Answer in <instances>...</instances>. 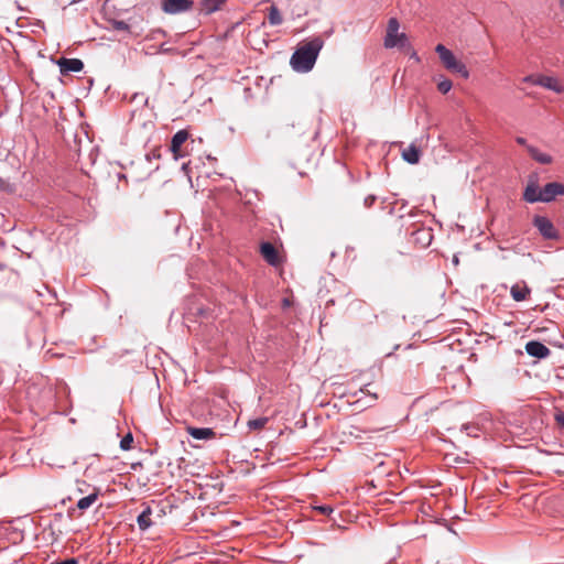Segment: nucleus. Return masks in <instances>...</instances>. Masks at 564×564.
I'll return each instance as SVG.
<instances>
[{
	"mask_svg": "<svg viewBox=\"0 0 564 564\" xmlns=\"http://www.w3.org/2000/svg\"><path fill=\"white\" fill-rule=\"evenodd\" d=\"M4 185V181L0 177V187Z\"/></svg>",
	"mask_w": 564,
	"mask_h": 564,
	"instance_id": "obj_37",
	"label": "nucleus"
},
{
	"mask_svg": "<svg viewBox=\"0 0 564 564\" xmlns=\"http://www.w3.org/2000/svg\"><path fill=\"white\" fill-rule=\"evenodd\" d=\"M186 432L195 440H214L216 437V432L210 427H195V426H186Z\"/></svg>",
	"mask_w": 564,
	"mask_h": 564,
	"instance_id": "obj_13",
	"label": "nucleus"
},
{
	"mask_svg": "<svg viewBox=\"0 0 564 564\" xmlns=\"http://www.w3.org/2000/svg\"><path fill=\"white\" fill-rule=\"evenodd\" d=\"M443 66L453 74H459L463 78L469 77V72L466 65L459 61L454 53L445 47L443 44H437L435 47Z\"/></svg>",
	"mask_w": 564,
	"mask_h": 564,
	"instance_id": "obj_2",
	"label": "nucleus"
},
{
	"mask_svg": "<svg viewBox=\"0 0 564 564\" xmlns=\"http://www.w3.org/2000/svg\"><path fill=\"white\" fill-rule=\"evenodd\" d=\"M51 564H78V560L75 557H70L64 561H55L52 562Z\"/></svg>",
	"mask_w": 564,
	"mask_h": 564,
	"instance_id": "obj_29",
	"label": "nucleus"
},
{
	"mask_svg": "<svg viewBox=\"0 0 564 564\" xmlns=\"http://www.w3.org/2000/svg\"><path fill=\"white\" fill-rule=\"evenodd\" d=\"M538 185V176L531 175L523 193V199L528 203L541 202V194Z\"/></svg>",
	"mask_w": 564,
	"mask_h": 564,
	"instance_id": "obj_7",
	"label": "nucleus"
},
{
	"mask_svg": "<svg viewBox=\"0 0 564 564\" xmlns=\"http://www.w3.org/2000/svg\"><path fill=\"white\" fill-rule=\"evenodd\" d=\"M268 19H269V23L271 25H279V24L282 23L281 13H280L279 9L275 6H271L269 8Z\"/></svg>",
	"mask_w": 564,
	"mask_h": 564,
	"instance_id": "obj_22",
	"label": "nucleus"
},
{
	"mask_svg": "<svg viewBox=\"0 0 564 564\" xmlns=\"http://www.w3.org/2000/svg\"><path fill=\"white\" fill-rule=\"evenodd\" d=\"M533 357H536L538 359H541V358H544L546 357L547 355H532Z\"/></svg>",
	"mask_w": 564,
	"mask_h": 564,
	"instance_id": "obj_34",
	"label": "nucleus"
},
{
	"mask_svg": "<svg viewBox=\"0 0 564 564\" xmlns=\"http://www.w3.org/2000/svg\"><path fill=\"white\" fill-rule=\"evenodd\" d=\"M399 28L400 24L395 18H391L388 21L387 34L384 37V46L387 48L405 46L408 41L406 35L405 33L399 32Z\"/></svg>",
	"mask_w": 564,
	"mask_h": 564,
	"instance_id": "obj_3",
	"label": "nucleus"
},
{
	"mask_svg": "<svg viewBox=\"0 0 564 564\" xmlns=\"http://www.w3.org/2000/svg\"><path fill=\"white\" fill-rule=\"evenodd\" d=\"M225 2L226 0H202V11L206 14H210L220 9Z\"/></svg>",
	"mask_w": 564,
	"mask_h": 564,
	"instance_id": "obj_19",
	"label": "nucleus"
},
{
	"mask_svg": "<svg viewBox=\"0 0 564 564\" xmlns=\"http://www.w3.org/2000/svg\"><path fill=\"white\" fill-rule=\"evenodd\" d=\"M540 194L541 202L550 203L556 196L564 195V185L557 182L547 183L543 188H541Z\"/></svg>",
	"mask_w": 564,
	"mask_h": 564,
	"instance_id": "obj_8",
	"label": "nucleus"
},
{
	"mask_svg": "<svg viewBox=\"0 0 564 564\" xmlns=\"http://www.w3.org/2000/svg\"><path fill=\"white\" fill-rule=\"evenodd\" d=\"M268 422H269L268 417L261 416V417L249 420L247 425H248L249 430L261 431L262 429H264V426L267 425Z\"/></svg>",
	"mask_w": 564,
	"mask_h": 564,
	"instance_id": "obj_20",
	"label": "nucleus"
},
{
	"mask_svg": "<svg viewBox=\"0 0 564 564\" xmlns=\"http://www.w3.org/2000/svg\"><path fill=\"white\" fill-rule=\"evenodd\" d=\"M133 436L131 433L126 434L120 441V448L123 451H129L132 447Z\"/></svg>",
	"mask_w": 564,
	"mask_h": 564,
	"instance_id": "obj_23",
	"label": "nucleus"
},
{
	"mask_svg": "<svg viewBox=\"0 0 564 564\" xmlns=\"http://www.w3.org/2000/svg\"><path fill=\"white\" fill-rule=\"evenodd\" d=\"M421 152L415 144L409 145L402 151V158L410 164H416L420 161Z\"/></svg>",
	"mask_w": 564,
	"mask_h": 564,
	"instance_id": "obj_17",
	"label": "nucleus"
},
{
	"mask_svg": "<svg viewBox=\"0 0 564 564\" xmlns=\"http://www.w3.org/2000/svg\"><path fill=\"white\" fill-rule=\"evenodd\" d=\"M535 80H538V76H534V75L527 76L523 79V82L530 83V84H533V85H536Z\"/></svg>",
	"mask_w": 564,
	"mask_h": 564,
	"instance_id": "obj_30",
	"label": "nucleus"
},
{
	"mask_svg": "<svg viewBox=\"0 0 564 564\" xmlns=\"http://www.w3.org/2000/svg\"><path fill=\"white\" fill-rule=\"evenodd\" d=\"M533 225L543 238L551 240L558 238V231L549 218L536 215L533 218Z\"/></svg>",
	"mask_w": 564,
	"mask_h": 564,
	"instance_id": "obj_4",
	"label": "nucleus"
},
{
	"mask_svg": "<svg viewBox=\"0 0 564 564\" xmlns=\"http://www.w3.org/2000/svg\"><path fill=\"white\" fill-rule=\"evenodd\" d=\"M527 150L531 158L541 164H551L553 162L551 155L541 152L538 148L533 145H527Z\"/></svg>",
	"mask_w": 564,
	"mask_h": 564,
	"instance_id": "obj_18",
	"label": "nucleus"
},
{
	"mask_svg": "<svg viewBox=\"0 0 564 564\" xmlns=\"http://www.w3.org/2000/svg\"><path fill=\"white\" fill-rule=\"evenodd\" d=\"M77 491L80 492V494H84L87 491L88 488H90V485L87 484L86 481L82 480V481H77Z\"/></svg>",
	"mask_w": 564,
	"mask_h": 564,
	"instance_id": "obj_27",
	"label": "nucleus"
},
{
	"mask_svg": "<svg viewBox=\"0 0 564 564\" xmlns=\"http://www.w3.org/2000/svg\"><path fill=\"white\" fill-rule=\"evenodd\" d=\"M412 237L413 241L422 248L429 247L433 240V234L427 228H417L412 232Z\"/></svg>",
	"mask_w": 564,
	"mask_h": 564,
	"instance_id": "obj_15",
	"label": "nucleus"
},
{
	"mask_svg": "<svg viewBox=\"0 0 564 564\" xmlns=\"http://www.w3.org/2000/svg\"><path fill=\"white\" fill-rule=\"evenodd\" d=\"M360 392H362V393H369V394H370V392H369V391H367L365 388H361V389H360Z\"/></svg>",
	"mask_w": 564,
	"mask_h": 564,
	"instance_id": "obj_35",
	"label": "nucleus"
},
{
	"mask_svg": "<svg viewBox=\"0 0 564 564\" xmlns=\"http://www.w3.org/2000/svg\"><path fill=\"white\" fill-rule=\"evenodd\" d=\"M531 289L524 281L517 282L510 289V295L516 302H522L529 299Z\"/></svg>",
	"mask_w": 564,
	"mask_h": 564,
	"instance_id": "obj_12",
	"label": "nucleus"
},
{
	"mask_svg": "<svg viewBox=\"0 0 564 564\" xmlns=\"http://www.w3.org/2000/svg\"><path fill=\"white\" fill-rule=\"evenodd\" d=\"M111 25L115 30L118 31H129V25L124 21L113 20Z\"/></svg>",
	"mask_w": 564,
	"mask_h": 564,
	"instance_id": "obj_26",
	"label": "nucleus"
},
{
	"mask_svg": "<svg viewBox=\"0 0 564 564\" xmlns=\"http://www.w3.org/2000/svg\"><path fill=\"white\" fill-rule=\"evenodd\" d=\"M527 352H550V349L540 341L532 340L525 345Z\"/></svg>",
	"mask_w": 564,
	"mask_h": 564,
	"instance_id": "obj_21",
	"label": "nucleus"
},
{
	"mask_svg": "<svg viewBox=\"0 0 564 564\" xmlns=\"http://www.w3.org/2000/svg\"><path fill=\"white\" fill-rule=\"evenodd\" d=\"M260 253L271 265L276 267L282 261L279 250L271 242H262L260 245Z\"/></svg>",
	"mask_w": 564,
	"mask_h": 564,
	"instance_id": "obj_9",
	"label": "nucleus"
},
{
	"mask_svg": "<svg viewBox=\"0 0 564 564\" xmlns=\"http://www.w3.org/2000/svg\"><path fill=\"white\" fill-rule=\"evenodd\" d=\"M63 518H64V514L62 512H56V513L53 514V519H54L55 522L62 521Z\"/></svg>",
	"mask_w": 564,
	"mask_h": 564,
	"instance_id": "obj_31",
	"label": "nucleus"
},
{
	"mask_svg": "<svg viewBox=\"0 0 564 564\" xmlns=\"http://www.w3.org/2000/svg\"><path fill=\"white\" fill-rule=\"evenodd\" d=\"M99 496L100 489L97 487H93L91 491L86 497H83L77 501L76 507H72L68 509V517L74 518L76 509L80 510L82 512L89 509L97 501Z\"/></svg>",
	"mask_w": 564,
	"mask_h": 564,
	"instance_id": "obj_5",
	"label": "nucleus"
},
{
	"mask_svg": "<svg viewBox=\"0 0 564 564\" xmlns=\"http://www.w3.org/2000/svg\"><path fill=\"white\" fill-rule=\"evenodd\" d=\"M152 509L150 506H147L143 511L138 516L137 523L141 531L148 530L152 524Z\"/></svg>",
	"mask_w": 564,
	"mask_h": 564,
	"instance_id": "obj_16",
	"label": "nucleus"
},
{
	"mask_svg": "<svg viewBox=\"0 0 564 564\" xmlns=\"http://www.w3.org/2000/svg\"><path fill=\"white\" fill-rule=\"evenodd\" d=\"M516 141H517V143H518V144H520V145H525V147L528 145V144H527V140H525L524 138H522V137H518V138L516 139Z\"/></svg>",
	"mask_w": 564,
	"mask_h": 564,
	"instance_id": "obj_32",
	"label": "nucleus"
},
{
	"mask_svg": "<svg viewBox=\"0 0 564 564\" xmlns=\"http://www.w3.org/2000/svg\"><path fill=\"white\" fill-rule=\"evenodd\" d=\"M560 6L562 9H564V0H560Z\"/></svg>",
	"mask_w": 564,
	"mask_h": 564,
	"instance_id": "obj_36",
	"label": "nucleus"
},
{
	"mask_svg": "<svg viewBox=\"0 0 564 564\" xmlns=\"http://www.w3.org/2000/svg\"><path fill=\"white\" fill-rule=\"evenodd\" d=\"M452 82L447 78H442L438 83H437V89L442 93V94H447L451 89H452Z\"/></svg>",
	"mask_w": 564,
	"mask_h": 564,
	"instance_id": "obj_24",
	"label": "nucleus"
},
{
	"mask_svg": "<svg viewBox=\"0 0 564 564\" xmlns=\"http://www.w3.org/2000/svg\"><path fill=\"white\" fill-rule=\"evenodd\" d=\"M373 200H375L373 197L367 198L366 199V204L370 205V204H372Z\"/></svg>",
	"mask_w": 564,
	"mask_h": 564,
	"instance_id": "obj_33",
	"label": "nucleus"
},
{
	"mask_svg": "<svg viewBox=\"0 0 564 564\" xmlns=\"http://www.w3.org/2000/svg\"><path fill=\"white\" fill-rule=\"evenodd\" d=\"M187 139L188 132L186 130H180L173 135L170 149L175 160H178L184 156V153L181 151V148Z\"/></svg>",
	"mask_w": 564,
	"mask_h": 564,
	"instance_id": "obj_10",
	"label": "nucleus"
},
{
	"mask_svg": "<svg viewBox=\"0 0 564 564\" xmlns=\"http://www.w3.org/2000/svg\"><path fill=\"white\" fill-rule=\"evenodd\" d=\"M535 82L538 86L553 90L557 94H562L564 91V86L554 77L540 75Z\"/></svg>",
	"mask_w": 564,
	"mask_h": 564,
	"instance_id": "obj_14",
	"label": "nucleus"
},
{
	"mask_svg": "<svg viewBox=\"0 0 564 564\" xmlns=\"http://www.w3.org/2000/svg\"><path fill=\"white\" fill-rule=\"evenodd\" d=\"M554 421L556 427L564 432V411L556 410L554 413Z\"/></svg>",
	"mask_w": 564,
	"mask_h": 564,
	"instance_id": "obj_25",
	"label": "nucleus"
},
{
	"mask_svg": "<svg viewBox=\"0 0 564 564\" xmlns=\"http://www.w3.org/2000/svg\"><path fill=\"white\" fill-rule=\"evenodd\" d=\"M316 510L322 514H330L333 512V508L328 505L316 507Z\"/></svg>",
	"mask_w": 564,
	"mask_h": 564,
	"instance_id": "obj_28",
	"label": "nucleus"
},
{
	"mask_svg": "<svg viewBox=\"0 0 564 564\" xmlns=\"http://www.w3.org/2000/svg\"><path fill=\"white\" fill-rule=\"evenodd\" d=\"M57 65L59 66L62 74H67L70 72L78 73V72L83 70V68H84V63L78 58L61 57L57 61Z\"/></svg>",
	"mask_w": 564,
	"mask_h": 564,
	"instance_id": "obj_11",
	"label": "nucleus"
},
{
	"mask_svg": "<svg viewBox=\"0 0 564 564\" xmlns=\"http://www.w3.org/2000/svg\"><path fill=\"white\" fill-rule=\"evenodd\" d=\"M323 45L324 41L321 37L302 43L291 56L292 68L300 73L310 72L314 67Z\"/></svg>",
	"mask_w": 564,
	"mask_h": 564,
	"instance_id": "obj_1",
	"label": "nucleus"
},
{
	"mask_svg": "<svg viewBox=\"0 0 564 564\" xmlns=\"http://www.w3.org/2000/svg\"><path fill=\"white\" fill-rule=\"evenodd\" d=\"M192 0H162V9L170 14L183 13L193 8Z\"/></svg>",
	"mask_w": 564,
	"mask_h": 564,
	"instance_id": "obj_6",
	"label": "nucleus"
}]
</instances>
